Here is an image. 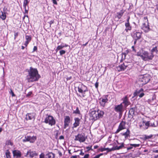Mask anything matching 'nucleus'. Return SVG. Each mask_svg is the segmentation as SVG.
Listing matches in <instances>:
<instances>
[{
  "label": "nucleus",
  "instance_id": "obj_34",
  "mask_svg": "<svg viewBox=\"0 0 158 158\" xmlns=\"http://www.w3.org/2000/svg\"><path fill=\"white\" fill-rule=\"evenodd\" d=\"M25 38L26 39V41L29 42L31 40V37L30 35H26Z\"/></svg>",
  "mask_w": 158,
  "mask_h": 158
},
{
  "label": "nucleus",
  "instance_id": "obj_40",
  "mask_svg": "<svg viewBox=\"0 0 158 158\" xmlns=\"http://www.w3.org/2000/svg\"><path fill=\"white\" fill-rule=\"evenodd\" d=\"M66 52V51L64 50H61L60 51V55L64 54Z\"/></svg>",
  "mask_w": 158,
  "mask_h": 158
},
{
  "label": "nucleus",
  "instance_id": "obj_26",
  "mask_svg": "<svg viewBox=\"0 0 158 158\" xmlns=\"http://www.w3.org/2000/svg\"><path fill=\"white\" fill-rule=\"evenodd\" d=\"M67 46L68 45L66 44H65L64 45H63V44H61V45L58 46L56 50L57 52L58 51V50L62 49L64 47H67Z\"/></svg>",
  "mask_w": 158,
  "mask_h": 158
},
{
  "label": "nucleus",
  "instance_id": "obj_63",
  "mask_svg": "<svg viewBox=\"0 0 158 158\" xmlns=\"http://www.w3.org/2000/svg\"><path fill=\"white\" fill-rule=\"evenodd\" d=\"M88 44V42H86L85 44H83L82 45L83 46H85L87 44Z\"/></svg>",
  "mask_w": 158,
  "mask_h": 158
},
{
  "label": "nucleus",
  "instance_id": "obj_14",
  "mask_svg": "<svg viewBox=\"0 0 158 158\" xmlns=\"http://www.w3.org/2000/svg\"><path fill=\"white\" fill-rule=\"evenodd\" d=\"M122 100L123 101V102L121 103H122V105L123 104L124 106L126 107L130 104V102L129 101L128 98L127 96L123 98L122 99Z\"/></svg>",
  "mask_w": 158,
  "mask_h": 158
},
{
  "label": "nucleus",
  "instance_id": "obj_11",
  "mask_svg": "<svg viewBox=\"0 0 158 158\" xmlns=\"http://www.w3.org/2000/svg\"><path fill=\"white\" fill-rule=\"evenodd\" d=\"M126 123L125 122L123 121H122L120 123L118 129H117L116 132H115V134L118 133L121 131L125 129L126 128L125 125Z\"/></svg>",
  "mask_w": 158,
  "mask_h": 158
},
{
  "label": "nucleus",
  "instance_id": "obj_49",
  "mask_svg": "<svg viewBox=\"0 0 158 158\" xmlns=\"http://www.w3.org/2000/svg\"><path fill=\"white\" fill-rule=\"evenodd\" d=\"M53 3L55 5H57V3L56 2V0H52Z\"/></svg>",
  "mask_w": 158,
  "mask_h": 158
},
{
  "label": "nucleus",
  "instance_id": "obj_25",
  "mask_svg": "<svg viewBox=\"0 0 158 158\" xmlns=\"http://www.w3.org/2000/svg\"><path fill=\"white\" fill-rule=\"evenodd\" d=\"M130 130L127 129L126 132L123 133H122L121 134L122 135L124 136L125 138H126L130 136Z\"/></svg>",
  "mask_w": 158,
  "mask_h": 158
},
{
  "label": "nucleus",
  "instance_id": "obj_20",
  "mask_svg": "<svg viewBox=\"0 0 158 158\" xmlns=\"http://www.w3.org/2000/svg\"><path fill=\"white\" fill-rule=\"evenodd\" d=\"M13 154L14 157H16V158L20 157L21 156V152L18 150H15L13 151Z\"/></svg>",
  "mask_w": 158,
  "mask_h": 158
},
{
  "label": "nucleus",
  "instance_id": "obj_19",
  "mask_svg": "<svg viewBox=\"0 0 158 158\" xmlns=\"http://www.w3.org/2000/svg\"><path fill=\"white\" fill-rule=\"evenodd\" d=\"M141 37V33L139 32H137L136 31L134 32L133 37L134 39L136 40H139L140 39Z\"/></svg>",
  "mask_w": 158,
  "mask_h": 158
},
{
  "label": "nucleus",
  "instance_id": "obj_27",
  "mask_svg": "<svg viewBox=\"0 0 158 158\" xmlns=\"http://www.w3.org/2000/svg\"><path fill=\"white\" fill-rule=\"evenodd\" d=\"M156 99V96L155 94H153L151 98H150L148 100V102L149 103L151 104L153 101Z\"/></svg>",
  "mask_w": 158,
  "mask_h": 158
},
{
  "label": "nucleus",
  "instance_id": "obj_61",
  "mask_svg": "<svg viewBox=\"0 0 158 158\" xmlns=\"http://www.w3.org/2000/svg\"><path fill=\"white\" fill-rule=\"evenodd\" d=\"M18 35V33H15V39L16 37Z\"/></svg>",
  "mask_w": 158,
  "mask_h": 158
},
{
  "label": "nucleus",
  "instance_id": "obj_53",
  "mask_svg": "<svg viewBox=\"0 0 158 158\" xmlns=\"http://www.w3.org/2000/svg\"><path fill=\"white\" fill-rule=\"evenodd\" d=\"M95 87L96 88H98V83L97 82H96L95 84Z\"/></svg>",
  "mask_w": 158,
  "mask_h": 158
},
{
  "label": "nucleus",
  "instance_id": "obj_13",
  "mask_svg": "<svg viewBox=\"0 0 158 158\" xmlns=\"http://www.w3.org/2000/svg\"><path fill=\"white\" fill-rule=\"evenodd\" d=\"M99 103L101 106L102 107H104L106 104L108 102V99L107 98H101L100 99Z\"/></svg>",
  "mask_w": 158,
  "mask_h": 158
},
{
  "label": "nucleus",
  "instance_id": "obj_32",
  "mask_svg": "<svg viewBox=\"0 0 158 158\" xmlns=\"http://www.w3.org/2000/svg\"><path fill=\"white\" fill-rule=\"evenodd\" d=\"M10 153L8 150H6V158H10Z\"/></svg>",
  "mask_w": 158,
  "mask_h": 158
},
{
  "label": "nucleus",
  "instance_id": "obj_35",
  "mask_svg": "<svg viewBox=\"0 0 158 158\" xmlns=\"http://www.w3.org/2000/svg\"><path fill=\"white\" fill-rule=\"evenodd\" d=\"M107 150L108 152H110L112 150V149H110L108 148H102L101 149L100 151L101 152H103L104 151Z\"/></svg>",
  "mask_w": 158,
  "mask_h": 158
},
{
  "label": "nucleus",
  "instance_id": "obj_18",
  "mask_svg": "<svg viewBox=\"0 0 158 158\" xmlns=\"http://www.w3.org/2000/svg\"><path fill=\"white\" fill-rule=\"evenodd\" d=\"M136 110V106L131 108L129 111L128 117L130 118L132 117L133 115L135 114V112Z\"/></svg>",
  "mask_w": 158,
  "mask_h": 158
},
{
  "label": "nucleus",
  "instance_id": "obj_29",
  "mask_svg": "<svg viewBox=\"0 0 158 158\" xmlns=\"http://www.w3.org/2000/svg\"><path fill=\"white\" fill-rule=\"evenodd\" d=\"M143 124H144L145 126V128L144 129H147L148 128V127L150 126V123H149V121L146 122L145 121H143Z\"/></svg>",
  "mask_w": 158,
  "mask_h": 158
},
{
  "label": "nucleus",
  "instance_id": "obj_41",
  "mask_svg": "<svg viewBox=\"0 0 158 158\" xmlns=\"http://www.w3.org/2000/svg\"><path fill=\"white\" fill-rule=\"evenodd\" d=\"M10 93L11 94V96L12 97H15V95L14 94L13 90L12 89H10Z\"/></svg>",
  "mask_w": 158,
  "mask_h": 158
},
{
  "label": "nucleus",
  "instance_id": "obj_48",
  "mask_svg": "<svg viewBox=\"0 0 158 158\" xmlns=\"http://www.w3.org/2000/svg\"><path fill=\"white\" fill-rule=\"evenodd\" d=\"M24 7L25 11V14L26 13L27 14L28 13V8L27 9L26 8V7Z\"/></svg>",
  "mask_w": 158,
  "mask_h": 158
},
{
  "label": "nucleus",
  "instance_id": "obj_42",
  "mask_svg": "<svg viewBox=\"0 0 158 158\" xmlns=\"http://www.w3.org/2000/svg\"><path fill=\"white\" fill-rule=\"evenodd\" d=\"M144 95L145 94L143 92H142L139 95V96L140 98H141L143 97Z\"/></svg>",
  "mask_w": 158,
  "mask_h": 158
},
{
  "label": "nucleus",
  "instance_id": "obj_52",
  "mask_svg": "<svg viewBox=\"0 0 158 158\" xmlns=\"http://www.w3.org/2000/svg\"><path fill=\"white\" fill-rule=\"evenodd\" d=\"M81 152H80V153L79 154L80 155H81V156H83L85 154V153L84 152H83L82 151V150H81L80 151Z\"/></svg>",
  "mask_w": 158,
  "mask_h": 158
},
{
  "label": "nucleus",
  "instance_id": "obj_64",
  "mask_svg": "<svg viewBox=\"0 0 158 158\" xmlns=\"http://www.w3.org/2000/svg\"><path fill=\"white\" fill-rule=\"evenodd\" d=\"M158 158V154L156 156H154V158Z\"/></svg>",
  "mask_w": 158,
  "mask_h": 158
},
{
  "label": "nucleus",
  "instance_id": "obj_51",
  "mask_svg": "<svg viewBox=\"0 0 158 158\" xmlns=\"http://www.w3.org/2000/svg\"><path fill=\"white\" fill-rule=\"evenodd\" d=\"M37 48L36 46H35L34 47L33 52H34L37 50Z\"/></svg>",
  "mask_w": 158,
  "mask_h": 158
},
{
  "label": "nucleus",
  "instance_id": "obj_17",
  "mask_svg": "<svg viewBox=\"0 0 158 158\" xmlns=\"http://www.w3.org/2000/svg\"><path fill=\"white\" fill-rule=\"evenodd\" d=\"M35 114L34 113H27L26 115V119L27 120L35 119Z\"/></svg>",
  "mask_w": 158,
  "mask_h": 158
},
{
  "label": "nucleus",
  "instance_id": "obj_57",
  "mask_svg": "<svg viewBox=\"0 0 158 158\" xmlns=\"http://www.w3.org/2000/svg\"><path fill=\"white\" fill-rule=\"evenodd\" d=\"M29 42H27V41H25V43H24V45L26 47H27V45L29 44Z\"/></svg>",
  "mask_w": 158,
  "mask_h": 158
},
{
  "label": "nucleus",
  "instance_id": "obj_62",
  "mask_svg": "<svg viewBox=\"0 0 158 158\" xmlns=\"http://www.w3.org/2000/svg\"><path fill=\"white\" fill-rule=\"evenodd\" d=\"M153 152L154 153H158V149L155 150H154L153 151Z\"/></svg>",
  "mask_w": 158,
  "mask_h": 158
},
{
  "label": "nucleus",
  "instance_id": "obj_22",
  "mask_svg": "<svg viewBox=\"0 0 158 158\" xmlns=\"http://www.w3.org/2000/svg\"><path fill=\"white\" fill-rule=\"evenodd\" d=\"M124 143H122L120 146H116L114 147L113 148H112V150H119L120 149H122V148L124 147Z\"/></svg>",
  "mask_w": 158,
  "mask_h": 158
},
{
  "label": "nucleus",
  "instance_id": "obj_10",
  "mask_svg": "<svg viewBox=\"0 0 158 158\" xmlns=\"http://www.w3.org/2000/svg\"><path fill=\"white\" fill-rule=\"evenodd\" d=\"M75 138L74 140L76 141H78L80 142H83L85 140V139L84 136L82 134H78L77 135L75 136Z\"/></svg>",
  "mask_w": 158,
  "mask_h": 158
},
{
  "label": "nucleus",
  "instance_id": "obj_46",
  "mask_svg": "<svg viewBox=\"0 0 158 158\" xmlns=\"http://www.w3.org/2000/svg\"><path fill=\"white\" fill-rule=\"evenodd\" d=\"M102 155V154H100L98 155L94 156L93 158H99L100 156Z\"/></svg>",
  "mask_w": 158,
  "mask_h": 158
},
{
  "label": "nucleus",
  "instance_id": "obj_44",
  "mask_svg": "<svg viewBox=\"0 0 158 158\" xmlns=\"http://www.w3.org/2000/svg\"><path fill=\"white\" fill-rule=\"evenodd\" d=\"M40 158H44V154L43 153H42L40 155Z\"/></svg>",
  "mask_w": 158,
  "mask_h": 158
},
{
  "label": "nucleus",
  "instance_id": "obj_21",
  "mask_svg": "<svg viewBox=\"0 0 158 158\" xmlns=\"http://www.w3.org/2000/svg\"><path fill=\"white\" fill-rule=\"evenodd\" d=\"M74 120L75 122L73 124V128H76L79 125L80 119L78 118H75Z\"/></svg>",
  "mask_w": 158,
  "mask_h": 158
},
{
  "label": "nucleus",
  "instance_id": "obj_54",
  "mask_svg": "<svg viewBox=\"0 0 158 158\" xmlns=\"http://www.w3.org/2000/svg\"><path fill=\"white\" fill-rule=\"evenodd\" d=\"M150 126L152 127H156L154 123L150 124Z\"/></svg>",
  "mask_w": 158,
  "mask_h": 158
},
{
  "label": "nucleus",
  "instance_id": "obj_4",
  "mask_svg": "<svg viewBox=\"0 0 158 158\" xmlns=\"http://www.w3.org/2000/svg\"><path fill=\"white\" fill-rule=\"evenodd\" d=\"M150 76L149 75H141L139 77L138 81V84L140 86H143L147 83L150 80Z\"/></svg>",
  "mask_w": 158,
  "mask_h": 158
},
{
  "label": "nucleus",
  "instance_id": "obj_47",
  "mask_svg": "<svg viewBox=\"0 0 158 158\" xmlns=\"http://www.w3.org/2000/svg\"><path fill=\"white\" fill-rule=\"evenodd\" d=\"M32 94V92H28V93L27 95V96L28 97H29Z\"/></svg>",
  "mask_w": 158,
  "mask_h": 158
},
{
  "label": "nucleus",
  "instance_id": "obj_23",
  "mask_svg": "<svg viewBox=\"0 0 158 158\" xmlns=\"http://www.w3.org/2000/svg\"><path fill=\"white\" fill-rule=\"evenodd\" d=\"M143 89L141 88L139 89H137L134 93L133 95L134 97L140 94L142 92H143Z\"/></svg>",
  "mask_w": 158,
  "mask_h": 158
},
{
  "label": "nucleus",
  "instance_id": "obj_60",
  "mask_svg": "<svg viewBox=\"0 0 158 158\" xmlns=\"http://www.w3.org/2000/svg\"><path fill=\"white\" fill-rule=\"evenodd\" d=\"M72 78V77H68L67 78V80H70Z\"/></svg>",
  "mask_w": 158,
  "mask_h": 158
},
{
  "label": "nucleus",
  "instance_id": "obj_8",
  "mask_svg": "<svg viewBox=\"0 0 158 158\" xmlns=\"http://www.w3.org/2000/svg\"><path fill=\"white\" fill-rule=\"evenodd\" d=\"M36 139V137L35 136H25V138L23 139V142H26L29 141L31 143H33L35 142Z\"/></svg>",
  "mask_w": 158,
  "mask_h": 158
},
{
  "label": "nucleus",
  "instance_id": "obj_36",
  "mask_svg": "<svg viewBox=\"0 0 158 158\" xmlns=\"http://www.w3.org/2000/svg\"><path fill=\"white\" fill-rule=\"evenodd\" d=\"M153 136V135H144V139H151Z\"/></svg>",
  "mask_w": 158,
  "mask_h": 158
},
{
  "label": "nucleus",
  "instance_id": "obj_55",
  "mask_svg": "<svg viewBox=\"0 0 158 158\" xmlns=\"http://www.w3.org/2000/svg\"><path fill=\"white\" fill-rule=\"evenodd\" d=\"M91 147H92V146H91V147H89V146L87 147H86V148L88 150H92V149H91Z\"/></svg>",
  "mask_w": 158,
  "mask_h": 158
},
{
  "label": "nucleus",
  "instance_id": "obj_33",
  "mask_svg": "<svg viewBox=\"0 0 158 158\" xmlns=\"http://www.w3.org/2000/svg\"><path fill=\"white\" fill-rule=\"evenodd\" d=\"M156 52V53L158 52V50L157 49V46L153 48L151 51V53H153V52Z\"/></svg>",
  "mask_w": 158,
  "mask_h": 158
},
{
  "label": "nucleus",
  "instance_id": "obj_50",
  "mask_svg": "<svg viewBox=\"0 0 158 158\" xmlns=\"http://www.w3.org/2000/svg\"><path fill=\"white\" fill-rule=\"evenodd\" d=\"M85 92H82V93H81L82 94V97H85V96H86V95H85Z\"/></svg>",
  "mask_w": 158,
  "mask_h": 158
},
{
  "label": "nucleus",
  "instance_id": "obj_58",
  "mask_svg": "<svg viewBox=\"0 0 158 158\" xmlns=\"http://www.w3.org/2000/svg\"><path fill=\"white\" fill-rule=\"evenodd\" d=\"M64 139V137L63 135H61L60 136L59 139Z\"/></svg>",
  "mask_w": 158,
  "mask_h": 158
},
{
  "label": "nucleus",
  "instance_id": "obj_2",
  "mask_svg": "<svg viewBox=\"0 0 158 158\" xmlns=\"http://www.w3.org/2000/svg\"><path fill=\"white\" fill-rule=\"evenodd\" d=\"M104 113L103 111L98 110H92L89 113V119L92 122L102 118L103 116Z\"/></svg>",
  "mask_w": 158,
  "mask_h": 158
},
{
  "label": "nucleus",
  "instance_id": "obj_24",
  "mask_svg": "<svg viewBox=\"0 0 158 158\" xmlns=\"http://www.w3.org/2000/svg\"><path fill=\"white\" fill-rule=\"evenodd\" d=\"M125 26L126 27V29L125 31L126 32H127L128 30H131V27L130 25V23L129 22L126 23H125Z\"/></svg>",
  "mask_w": 158,
  "mask_h": 158
},
{
  "label": "nucleus",
  "instance_id": "obj_39",
  "mask_svg": "<svg viewBox=\"0 0 158 158\" xmlns=\"http://www.w3.org/2000/svg\"><path fill=\"white\" fill-rule=\"evenodd\" d=\"M131 146H132L135 148H136L137 147H138L139 146V144H130Z\"/></svg>",
  "mask_w": 158,
  "mask_h": 158
},
{
  "label": "nucleus",
  "instance_id": "obj_15",
  "mask_svg": "<svg viewBox=\"0 0 158 158\" xmlns=\"http://www.w3.org/2000/svg\"><path fill=\"white\" fill-rule=\"evenodd\" d=\"M127 65L125 64L124 63L118 65L116 67V69L119 72L123 71L125 70L127 67Z\"/></svg>",
  "mask_w": 158,
  "mask_h": 158
},
{
  "label": "nucleus",
  "instance_id": "obj_38",
  "mask_svg": "<svg viewBox=\"0 0 158 158\" xmlns=\"http://www.w3.org/2000/svg\"><path fill=\"white\" fill-rule=\"evenodd\" d=\"M126 53H122V59L120 60V62L122 61L123 60H124L125 59L126 56Z\"/></svg>",
  "mask_w": 158,
  "mask_h": 158
},
{
  "label": "nucleus",
  "instance_id": "obj_45",
  "mask_svg": "<svg viewBox=\"0 0 158 158\" xmlns=\"http://www.w3.org/2000/svg\"><path fill=\"white\" fill-rule=\"evenodd\" d=\"M7 144L8 145H10L11 146H12L13 145V143L11 141L9 140Z\"/></svg>",
  "mask_w": 158,
  "mask_h": 158
},
{
  "label": "nucleus",
  "instance_id": "obj_6",
  "mask_svg": "<svg viewBox=\"0 0 158 158\" xmlns=\"http://www.w3.org/2000/svg\"><path fill=\"white\" fill-rule=\"evenodd\" d=\"M144 19L145 20H147V23H143L141 27V29L144 31V32L146 33L149 31L151 29L149 27V26L148 24V20L147 17H144Z\"/></svg>",
  "mask_w": 158,
  "mask_h": 158
},
{
  "label": "nucleus",
  "instance_id": "obj_16",
  "mask_svg": "<svg viewBox=\"0 0 158 158\" xmlns=\"http://www.w3.org/2000/svg\"><path fill=\"white\" fill-rule=\"evenodd\" d=\"M36 155L37 154L35 152H33L31 150H29L27 151L25 156L27 157L29 156L31 158H32Z\"/></svg>",
  "mask_w": 158,
  "mask_h": 158
},
{
  "label": "nucleus",
  "instance_id": "obj_43",
  "mask_svg": "<svg viewBox=\"0 0 158 158\" xmlns=\"http://www.w3.org/2000/svg\"><path fill=\"white\" fill-rule=\"evenodd\" d=\"M54 23V20H52L51 21H50L49 22H48V23L49 24V27L50 28L51 27V25L52 24Z\"/></svg>",
  "mask_w": 158,
  "mask_h": 158
},
{
  "label": "nucleus",
  "instance_id": "obj_59",
  "mask_svg": "<svg viewBox=\"0 0 158 158\" xmlns=\"http://www.w3.org/2000/svg\"><path fill=\"white\" fill-rule=\"evenodd\" d=\"M131 48L132 49V50H133V51H134L135 52H136V50H135V49L134 46H132V47H131Z\"/></svg>",
  "mask_w": 158,
  "mask_h": 158
},
{
  "label": "nucleus",
  "instance_id": "obj_12",
  "mask_svg": "<svg viewBox=\"0 0 158 158\" xmlns=\"http://www.w3.org/2000/svg\"><path fill=\"white\" fill-rule=\"evenodd\" d=\"M70 118L69 116H66L64 117V128L66 129L69 126L70 122Z\"/></svg>",
  "mask_w": 158,
  "mask_h": 158
},
{
  "label": "nucleus",
  "instance_id": "obj_28",
  "mask_svg": "<svg viewBox=\"0 0 158 158\" xmlns=\"http://www.w3.org/2000/svg\"><path fill=\"white\" fill-rule=\"evenodd\" d=\"M47 156H48V158H54L55 155L52 152H50L47 154Z\"/></svg>",
  "mask_w": 158,
  "mask_h": 158
},
{
  "label": "nucleus",
  "instance_id": "obj_7",
  "mask_svg": "<svg viewBox=\"0 0 158 158\" xmlns=\"http://www.w3.org/2000/svg\"><path fill=\"white\" fill-rule=\"evenodd\" d=\"M114 110L119 113V114H122L124 110V108L122 103L118 105H116L114 106Z\"/></svg>",
  "mask_w": 158,
  "mask_h": 158
},
{
  "label": "nucleus",
  "instance_id": "obj_30",
  "mask_svg": "<svg viewBox=\"0 0 158 158\" xmlns=\"http://www.w3.org/2000/svg\"><path fill=\"white\" fill-rule=\"evenodd\" d=\"M73 114H81L80 111L79 110L78 107H77L76 110L73 111Z\"/></svg>",
  "mask_w": 158,
  "mask_h": 158
},
{
  "label": "nucleus",
  "instance_id": "obj_3",
  "mask_svg": "<svg viewBox=\"0 0 158 158\" xmlns=\"http://www.w3.org/2000/svg\"><path fill=\"white\" fill-rule=\"evenodd\" d=\"M137 55L140 56L144 61L152 60L154 57L153 53L145 51H143L142 53L138 52Z\"/></svg>",
  "mask_w": 158,
  "mask_h": 158
},
{
  "label": "nucleus",
  "instance_id": "obj_5",
  "mask_svg": "<svg viewBox=\"0 0 158 158\" xmlns=\"http://www.w3.org/2000/svg\"><path fill=\"white\" fill-rule=\"evenodd\" d=\"M44 122L46 124H48L51 126L54 125L56 124L55 120L52 116L50 115H48L45 118Z\"/></svg>",
  "mask_w": 158,
  "mask_h": 158
},
{
  "label": "nucleus",
  "instance_id": "obj_31",
  "mask_svg": "<svg viewBox=\"0 0 158 158\" xmlns=\"http://www.w3.org/2000/svg\"><path fill=\"white\" fill-rule=\"evenodd\" d=\"M123 13V12L121 10L120 12H118L117 13V17L118 19H120Z\"/></svg>",
  "mask_w": 158,
  "mask_h": 158
},
{
  "label": "nucleus",
  "instance_id": "obj_9",
  "mask_svg": "<svg viewBox=\"0 0 158 158\" xmlns=\"http://www.w3.org/2000/svg\"><path fill=\"white\" fill-rule=\"evenodd\" d=\"M78 91L79 93L87 92L88 91V89L86 86L82 84H79L78 87Z\"/></svg>",
  "mask_w": 158,
  "mask_h": 158
},
{
  "label": "nucleus",
  "instance_id": "obj_56",
  "mask_svg": "<svg viewBox=\"0 0 158 158\" xmlns=\"http://www.w3.org/2000/svg\"><path fill=\"white\" fill-rule=\"evenodd\" d=\"M58 153L59 155V156L61 157L62 156V153L60 152V151H58Z\"/></svg>",
  "mask_w": 158,
  "mask_h": 158
},
{
  "label": "nucleus",
  "instance_id": "obj_37",
  "mask_svg": "<svg viewBox=\"0 0 158 158\" xmlns=\"http://www.w3.org/2000/svg\"><path fill=\"white\" fill-rule=\"evenodd\" d=\"M29 3V1L28 0H24L23 4V7H26V6Z\"/></svg>",
  "mask_w": 158,
  "mask_h": 158
},
{
  "label": "nucleus",
  "instance_id": "obj_1",
  "mask_svg": "<svg viewBox=\"0 0 158 158\" xmlns=\"http://www.w3.org/2000/svg\"><path fill=\"white\" fill-rule=\"evenodd\" d=\"M40 77L36 69L30 67L28 71V75L26 79L28 82H32L38 81Z\"/></svg>",
  "mask_w": 158,
  "mask_h": 158
}]
</instances>
